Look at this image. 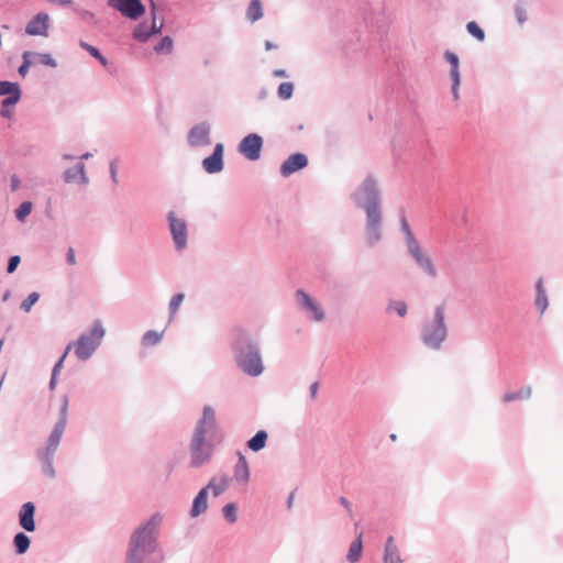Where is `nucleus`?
I'll use <instances>...</instances> for the list:
<instances>
[{
  "instance_id": "f257e3e1",
  "label": "nucleus",
  "mask_w": 563,
  "mask_h": 563,
  "mask_svg": "<svg viewBox=\"0 0 563 563\" xmlns=\"http://www.w3.org/2000/svg\"><path fill=\"white\" fill-rule=\"evenodd\" d=\"M351 197L356 208L365 212L364 239L368 247H374L384 236L382 191L378 179L373 174H368Z\"/></svg>"
},
{
  "instance_id": "f03ea898",
  "label": "nucleus",
  "mask_w": 563,
  "mask_h": 563,
  "mask_svg": "<svg viewBox=\"0 0 563 563\" xmlns=\"http://www.w3.org/2000/svg\"><path fill=\"white\" fill-rule=\"evenodd\" d=\"M162 522L163 516L154 514L133 530L128 543L125 563L163 562L164 555L158 543Z\"/></svg>"
},
{
  "instance_id": "7ed1b4c3",
  "label": "nucleus",
  "mask_w": 563,
  "mask_h": 563,
  "mask_svg": "<svg viewBox=\"0 0 563 563\" xmlns=\"http://www.w3.org/2000/svg\"><path fill=\"white\" fill-rule=\"evenodd\" d=\"M218 428L214 409L206 405L202 408V415L197 421L189 444L190 465L200 467L210 462L214 445L207 439Z\"/></svg>"
},
{
  "instance_id": "20e7f679",
  "label": "nucleus",
  "mask_w": 563,
  "mask_h": 563,
  "mask_svg": "<svg viewBox=\"0 0 563 563\" xmlns=\"http://www.w3.org/2000/svg\"><path fill=\"white\" fill-rule=\"evenodd\" d=\"M236 366L250 377H258L265 366L262 358L260 344L250 333L236 330L231 343Z\"/></svg>"
},
{
  "instance_id": "39448f33",
  "label": "nucleus",
  "mask_w": 563,
  "mask_h": 563,
  "mask_svg": "<svg viewBox=\"0 0 563 563\" xmlns=\"http://www.w3.org/2000/svg\"><path fill=\"white\" fill-rule=\"evenodd\" d=\"M448 328L445 324V305L435 307L432 319H427L421 327V341L432 350H439L446 340Z\"/></svg>"
},
{
  "instance_id": "423d86ee",
  "label": "nucleus",
  "mask_w": 563,
  "mask_h": 563,
  "mask_svg": "<svg viewBox=\"0 0 563 563\" xmlns=\"http://www.w3.org/2000/svg\"><path fill=\"white\" fill-rule=\"evenodd\" d=\"M104 334L106 330L101 320H95L89 331L81 333L76 342L70 343L75 347L76 357L80 361L89 360L100 346Z\"/></svg>"
},
{
  "instance_id": "0eeeda50",
  "label": "nucleus",
  "mask_w": 563,
  "mask_h": 563,
  "mask_svg": "<svg viewBox=\"0 0 563 563\" xmlns=\"http://www.w3.org/2000/svg\"><path fill=\"white\" fill-rule=\"evenodd\" d=\"M295 297L297 306L309 320L314 322H321L324 320L325 313L322 307L308 292L302 289H298Z\"/></svg>"
},
{
  "instance_id": "6e6552de",
  "label": "nucleus",
  "mask_w": 563,
  "mask_h": 563,
  "mask_svg": "<svg viewBox=\"0 0 563 563\" xmlns=\"http://www.w3.org/2000/svg\"><path fill=\"white\" fill-rule=\"evenodd\" d=\"M407 247V252L409 256L413 260L417 267L423 272L428 277L430 278H437L438 276V269L430 257V255L427 253V251L421 246V244L418 242L410 244Z\"/></svg>"
},
{
  "instance_id": "1a4fd4ad",
  "label": "nucleus",
  "mask_w": 563,
  "mask_h": 563,
  "mask_svg": "<svg viewBox=\"0 0 563 563\" xmlns=\"http://www.w3.org/2000/svg\"><path fill=\"white\" fill-rule=\"evenodd\" d=\"M168 228L176 251L181 252L187 247L188 227L186 220L178 218L174 211L167 213Z\"/></svg>"
},
{
  "instance_id": "9d476101",
  "label": "nucleus",
  "mask_w": 563,
  "mask_h": 563,
  "mask_svg": "<svg viewBox=\"0 0 563 563\" xmlns=\"http://www.w3.org/2000/svg\"><path fill=\"white\" fill-rule=\"evenodd\" d=\"M68 402H69L68 397L64 396L62 399V406L59 409V419L56 422V424L54 426V428L47 439L46 445L43 450L56 453L58 445L60 443L66 423H67Z\"/></svg>"
},
{
  "instance_id": "9b49d317",
  "label": "nucleus",
  "mask_w": 563,
  "mask_h": 563,
  "mask_svg": "<svg viewBox=\"0 0 563 563\" xmlns=\"http://www.w3.org/2000/svg\"><path fill=\"white\" fill-rule=\"evenodd\" d=\"M108 5L131 20H137L145 12L141 0H108Z\"/></svg>"
},
{
  "instance_id": "f8f14e48",
  "label": "nucleus",
  "mask_w": 563,
  "mask_h": 563,
  "mask_svg": "<svg viewBox=\"0 0 563 563\" xmlns=\"http://www.w3.org/2000/svg\"><path fill=\"white\" fill-rule=\"evenodd\" d=\"M263 139L256 133L247 134L239 144V152L249 161H257L261 157Z\"/></svg>"
},
{
  "instance_id": "ddd939ff",
  "label": "nucleus",
  "mask_w": 563,
  "mask_h": 563,
  "mask_svg": "<svg viewBox=\"0 0 563 563\" xmlns=\"http://www.w3.org/2000/svg\"><path fill=\"white\" fill-rule=\"evenodd\" d=\"M211 126L208 122H200L194 125L187 135V142L191 147H202L211 144Z\"/></svg>"
},
{
  "instance_id": "4468645a",
  "label": "nucleus",
  "mask_w": 563,
  "mask_h": 563,
  "mask_svg": "<svg viewBox=\"0 0 563 563\" xmlns=\"http://www.w3.org/2000/svg\"><path fill=\"white\" fill-rule=\"evenodd\" d=\"M223 144L217 143L213 153L202 161V168L208 174H218L223 170Z\"/></svg>"
},
{
  "instance_id": "2eb2a0df",
  "label": "nucleus",
  "mask_w": 563,
  "mask_h": 563,
  "mask_svg": "<svg viewBox=\"0 0 563 563\" xmlns=\"http://www.w3.org/2000/svg\"><path fill=\"white\" fill-rule=\"evenodd\" d=\"M49 27V16L47 13L40 12L34 15L25 26V33L32 36H47Z\"/></svg>"
},
{
  "instance_id": "dca6fc26",
  "label": "nucleus",
  "mask_w": 563,
  "mask_h": 563,
  "mask_svg": "<svg viewBox=\"0 0 563 563\" xmlns=\"http://www.w3.org/2000/svg\"><path fill=\"white\" fill-rule=\"evenodd\" d=\"M155 11L156 5L152 2V13L154 15L153 22L151 25H147L145 22L140 23L133 31V37L140 42H146L152 35L158 34L162 31L163 24H156L155 21Z\"/></svg>"
},
{
  "instance_id": "f3484780",
  "label": "nucleus",
  "mask_w": 563,
  "mask_h": 563,
  "mask_svg": "<svg viewBox=\"0 0 563 563\" xmlns=\"http://www.w3.org/2000/svg\"><path fill=\"white\" fill-rule=\"evenodd\" d=\"M308 165V157L302 153L291 154L282 165L280 175L288 177L291 174L305 168Z\"/></svg>"
},
{
  "instance_id": "a211bd4d",
  "label": "nucleus",
  "mask_w": 563,
  "mask_h": 563,
  "mask_svg": "<svg viewBox=\"0 0 563 563\" xmlns=\"http://www.w3.org/2000/svg\"><path fill=\"white\" fill-rule=\"evenodd\" d=\"M63 179L66 184L79 183L82 185H87L89 183V178L86 174V166L82 162H79L73 167L67 168L63 173Z\"/></svg>"
},
{
  "instance_id": "6ab92c4d",
  "label": "nucleus",
  "mask_w": 563,
  "mask_h": 563,
  "mask_svg": "<svg viewBox=\"0 0 563 563\" xmlns=\"http://www.w3.org/2000/svg\"><path fill=\"white\" fill-rule=\"evenodd\" d=\"M35 506L33 503L27 501L22 505L19 512V523L20 526L27 532L35 531V521H34Z\"/></svg>"
},
{
  "instance_id": "aec40b11",
  "label": "nucleus",
  "mask_w": 563,
  "mask_h": 563,
  "mask_svg": "<svg viewBox=\"0 0 563 563\" xmlns=\"http://www.w3.org/2000/svg\"><path fill=\"white\" fill-rule=\"evenodd\" d=\"M21 89L18 82L0 81V96H5V104H16L21 99Z\"/></svg>"
},
{
  "instance_id": "412c9836",
  "label": "nucleus",
  "mask_w": 563,
  "mask_h": 563,
  "mask_svg": "<svg viewBox=\"0 0 563 563\" xmlns=\"http://www.w3.org/2000/svg\"><path fill=\"white\" fill-rule=\"evenodd\" d=\"M55 452L38 450L36 456L42 465L43 474L48 478H55L56 472L53 465Z\"/></svg>"
},
{
  "instance_id": "4be33fe9",
  "label": "nucleus",
  "mask_w": 563,
  "mask_h": 563,
  "mask_svg": "<svg viewBox=\"0 0 563 563\" xmlns=\"http://www.w3.org/2000/svg\"><path fill=\"white\" fill-rule=\"evenodd\" d=\"M234 478L236 482L246 484L250 479V467L246 457L238 453V462L234 466Z\"/></svg>"
},
{
  "instance_id": "5701e85b",
  "label": "nucleus",
  "mask_w": 563,
  "mask_h": 563,
  "mask_svg": "<svg viewBox=\"0 0 563 563\" xmlns=\"http://www.w3.org/2000/svg\"><path fill=\"white\" fill-rule=\"evenodd\" d=\"M229 484H230L229 476H227V475L214 476L209 481L208 485L205 486L203 488H207V493H209V490H211L213 497H218L228 489Z\"/></svg>"
},
{
  "instance_id": "b1692460",
  "label": "nucleus",
  "mask_w": 563,
  "mask_h": 563,
  "mask_svg": "<svg viewBox=\"0 0 563 563\" xmlns=\"http://www.w3.org/2000/svg\"><path fill=\"white\" fill-rule=\"evenodd\" d=\"M207 498H208L207 488H201L192 501V506L190 509V516L192 518L200 516L201 514H203L207 510V508H208Z\"/></svg>"
},
{
  "instance_id": "393cba45",
  "label": "nucleus",
  "mask_w": 563,
  "mask_h": 563,
  "mask_svg": "<svg viewBox=\"0 0 563 563\" xmlns=\"http://www.w3.org/2000/svg\"><path fill=\"white\" fill-rule=\"evenodd\" d=\"M384 563H402L394 538L389 537L385 544Z\"/></svg>"
},
{
  "instance_id": "a878e982",
  "label": "nucleus",
  "mask_w": 563,
  "mask_h": 563,
  "mask_svg": "<svg viewBox=\"0 0 563 563\" xmlns=\"http://www.w3.org/2000/svg\"><path fill=\"white\" fill-rule=\"evenodd\" d=\"M536 290H537V296H536V307L539 309V311L541 313H543L548 306H549V300H548V295H547V291L544 289V286H543V279L542 278H539L536 283Z\"/></svg>"
},
{
  "instance_id": "bb28decb",
  "label": "nucleus",
  "mask_w": 563,
  "mask_h": 563,
  "mask_svg": "<svg viewBox=\"0 0 563 563\" xmlns=\"http://www.w3.org/2000/svg\"><path fill=\"white\" fill-rule=\"evenodd\" d=\"M267 439V432L260 430L247 441V448L253 452H258L265 448Z\"/></svg>"
},
{
  "instance_id": "cd10ccee",
  "label": "nucleus",
  "mask_w": 563,
  "mask_h": 563,
  "mask_svg": "<svg viewBox=\"0 0 563 563\" xmlns=\"http://www.w3.org/2000/svg\"><path fill=\"white\" fill-rule=\"evenodd\" d=\"M363 551L362 534H358L356 539L350 544L346 560L351 563L360 561Z\"/></svg>"
},
{
  "instance_id": "c85d7f7f",
  "label": "nucleus",
  "mask_w": 563,
  "mask_h": 563,
  "mask_svg": "<svg viewBox=\"0 0 563 563\" xmlns=\"http://www.w3.org/2000/svg\"><path fill=\"white\" fill-rule=\"evenodd\" d=\"M399 221H400V231L404 234L406 246L418 242V240L416 239V236L409 225V222H408L404 211L400 212Z\"/></svg>"
},
{
  "instance_id": "c756f323",
  "label": "nucleus",
  "mask_w": 563,
  "mask_h": 563,
  "mask_svg": "<svg viewBox=\"0 0 563 563\" xmlns=\"http://www.w3.org/2000/svg\"><path fill=\"white\" fill-rule=\"evenodd\" d=\"M263 16V8L260 0H252L246 10V19L254 23L262 19Z\"/></svg>"
},
{
  "instance_id": "7c9ffc66",
  "label": "nucleus",
  "mask_w": 563,
  "mask_h": 563,
  "mask_svg": "<svg viewBox=\"0 0 563 563\" xmlns=\"http://www.w3.org/2000/svg\"><path fill=\"white\" fill-rule=\"evenodd\" d=\"M532 389L530 386H523L518 391H510L504 395L505 402H511L519 399H529L531 397Z\"/></svg>"
},
{
  "instance_id": "2f4dec72",
  "label": "nucleus",
  "mask_w": 563,
  "mask_h": 563,
  "mask_svg": "<svg viewBox=\"0 0 563 563\" xmlns=\"http://www.w3.org/2000/svg\"><path fill=\"white\" fill-rule=\"evenodd\" d=\"M16 554H24L31 544L30 538L24 532H19L13 538Z\"/></svg>"
},
{
  "instance_id": "473e14b6",
  "label": "nucleus",
  "mask_w": 563,
  "mask_h": 563,
  "mask_svg": "<svg viewBox=\"0 0 563 563\" xmlns=\"http://www.w3.org/2000/svg\"><path fill=\"white\" fill-rule=\"evenodd\" d=\"M163 339V332H157L155 330L146 331L142 336V344L144 346H154L157 345Z\"/></svg>"
},
{
  "instance_id": "72a5a7b5",
  "label": "nucleus",
  "mask_w": 563,
  "mask_h": 563,
  "mask_svg": "<svg viewBox=\"0 0 563 563\" xmlns=\"http://www.w3.org/2000/svg\"><path fill=\"white\" fill-rule=\"evenodd\" d=\"M444 58L451 65L450 77L451 78L461 77L460 69H459L460 60H459L457 55L450 51H446L444 53Z\"/></svg>"
},
{
  "instance_id": "f704fd0d",
  "label": "nucleus",
  "mask_w": 563,
  "mask_h": 563,
  "mask_svg": "<svg viewBox=\"0 0 563 563\" xmlns=\"http://www.w3.org/2000/svg\"><path fill=\"white\" fill-rule=\"evenodd\" d=\"M32 59L34 60V64L40 63L52 68L57 67V62L55 60V58H53L51 54L36 52H32Z\"/></svg>"
},
{
  "instance_id": "c9c22d12",
  "label": "nucleus",
  "mask_w": 563,
  "mask_h": 563,
  "mask_svg": "<svg viewBox=\"0 0 563 563\" xmlns=\"http://www.w3.org/2000/svg\"><path fill=\"white\" fill-rule=\"evenodd\" d=\"M79 46L85 49L86 52H88L92 57H95L96 59L99 60V63L102 65V66H107L108 65V59L101 55V53L99 52V49L90 44H88L87 42L85 41H80L79 42Z\"/></svg>"
},
{
  "instance_id": "e433bc0d",
  "label": "nucleus",
  "mask_w": 563,
  "mask_h": 563,
  "mask_svg": "<svg viewBox=\"0 0 563 563\" xmlns=\"http://www.w3.org/2000/svg\"><path fill=\"white\" fill-rule=\"evenodd\" d=\"M184 299H185V295L183 292H178L172 297L169 305H168L169 321H172L174 319V317L177 313Z\"/></svg>"
},
{
  "instance_id": "4c0bfd02",
  "label": "nucleus",
  "mask_w": 563,
  "mask_h": 563,
  "mask_svg": "<svg viewBox=\"0 0 563 563\" xmlns=\"http://www.w3.org/2000/svg\"><path fill=\"white\" fill-rule=\"evenodd\" d=\"M386 310L388 312L395 311L399 317L404 318L407 314V305L402 300H390Z\"/></svg>"
},
{
  "instance_id": "58836bf2",
  "label": "nucleus",
  "mask_w": 563,
  "mask_h": 563,
  "mask_svg": "<svg viewBox=\"0 0 563 563\" xmlns=\"http://www.w3.org/2000/svg\"><path fill=\"white\" fill-rule=\"evenodd\" d=\"M32 208H33V205L31 201H24L22 202L18 209L15 210V218L20 221V222H24L26 217L31 213L32 211Z\"/></svg>"
},
{
  "instance_id": "ea45409f",
  "label": "nucleus",
  "mask_w": 563,
  "mask_h": 563,
  "mask_svg": "<svg viewBox=\"0 0 563 563\" xmlns=\"http://www.w3.org/2000/svg\"><path fill=\"white\" fill-rule=\"evenodd\" d=\"M294 92V84L290 81L282 82L278 86L277 95L282 100H288L291 98Z\"/></svg>"
},
{
  "instance_id": "a19ab883",
  "label": "nucleus",
  "mask_w": 563,
  "mask_h": 563,
  "mask_svg": "<svg viewBox=\"0 0 563 563\" xmlns=\"http://www.w3.org/2000/svg\"><path fill=\"white\" fill-rule=\"evenodd\" d=\"M222 512L228 522L234 523L238 520V508L234 503L227 504Z\"/></svg>"
},
{
  "instance_id": "79ce46f5",
  "label": "nucleus",
  "mask_w": 563,
  "mask_h": 563,
  "mask_svg": "<svg viewBox=\"0 0 563 563\" xmlns=\"http://www.w3.org/2000/svg\"><path fill=\"white\" fill-rule=\"evenodd\" d=\"M32 52H24L23 55H22V64L21 66L19 67L18 71L19 74L22 76V77H25L30 67L34 64V60L32 59Z\"/></svg>"
},
{
  "instance_id": "37998d69",
  "label": "nucleus",
  "mask_w": 563,
  "mask_h": 563,
  "mask_svg": "<svg viewBox=\"0 0 563 563\" xmlns=\"http://www.w3.org/2000/svg\"><path fill=\"white\" fill-rule=\"evenodd\" d=\"M466 30L471 35H473L478 41L483 42L485 40V33L476 22H468L466 24Z\"/></svg>"
},
{
  "instance_id": "c03bdc74",
  "label": "nucleus",
  "mask_w": 563,
  "mask_h": 563,
  "mask_svg": "<svg viewBox=\"0 0 563 563\" xmlns=\"http://www.w3.org/2000/svg\"><path fill=\"white\" fill-rule=\"evenodd\" d=\"M173 49V40L169 36H164L154 47L157 53H170Z\"/></svg>"
},
{
  "instance_id": "a18cd8bd",
  "label": "nucleus",
  "mask_w": 563,
  "mask_h": 563,
  "mask_svg": "<svg viewBox=\"0 0 563 563\" xmlns=\"http://www.w3.org/2000/svg\"><path fill=\"white\" fill-rule=\"evenodd\" d=\"M119 164H120V159L118 157L111 159L109 163V173H110V178H111L113 186H118V184H119V176H118Z\"/></svg>"
},
{
  "instance_id": "49530a36",
  "label": "nucleus",
  "mask_w": 563,
  "mask_h": 563,
  "mask_svg": "<svg viewBox=\"0 0 563 563\" xmlns=\"http://www.w3.org/2000/svg\"><path fill=\"white\" fill-rule=\"evenodd\" d=\"M40 299V294L36 291L31 292L21 303V309L29 312L32 306L35 305Z\"/></svg>"
},
{
  "instance_id": "de8ad7c7",
  "label": "nucleus",
  "mask_w": 563,
  "mask_h": 563,
  "mask_svg": "<svg viewBox=\"0 0 563 563\" xmlns=\"http://www.w3.org/2000/svg\"><path fill=\"white\" fill-rule=\"evenodd\" d=\"M73 347V344H68L65 349V352L63 353V355L59 357V360L56 362V364L54 365L53 367V371H52V374L53 375H58L62 367H63V364H64V361L68 354V352L70 351V349Z\"/></svg>"
},
{
  "instance_id": "09e8293b",
  "label": "nucleus",
  "mask_w": 563,
  "mask_h": 563,
  "mask_svg": "<svg viewBox=\"0 0 563 563\" xmlns=\"http://www.w3.org/2000/svg\"><path fill=\"white\" fill-rule=\"evenodd\" d=\"M14 106L15 104H5V100H2L0 115L5 119L12 118Z\"/></svg>"
},
{
  "instance_id": "8fccbe9b",
  "label": "nucleus",
  "mask_w": 563,
  "mask_h": 563,
  "mask_svg": "<svg viewBox=\"0 0 563 563\" xmlns=\"http://www.w3.org/2000/svg\"><path fill=\"white\" fill-rule=\"evenodd\" d=\"M20 262H21V257L19 255L11 256L8 262L7 272L9 274H12L19 266Z\"/></svg>"
},
{
  "instance_id": "3c124183",
  "label": "nucleus",
  "mask_w": 563,
  "mask_h": 563,
  "mask_svg": "<svg viewBox=\"0 0 563 563\" xmlns=\"http://www.w3.org/2000/svg\"><path fill=\"white\" fill-rule=\"evenodd\" d=\"M515 14L519 24H523L527 21V12L521 5H516Z\"/></svg>"
},
{
  "instance_id": "603ef678",
  "label": "nucleus",
  "mask_w": 563,
  "mask_h": 563,
  "mask_svg": "<svg viewBox=\"0 0 563 563\" xmlns=\"http://www.w3.org/2000/svg\"><path fill=\"white\" fill-rule=\"evenodd\" d=\"M451 79H452V96H453L454 100H457L460 97L459 89H460V84H461V77H455V78H451Z\"/></svg>"
},
{
  "instance_id": "864d4df0",
  "label": "nucleus",
  "mask_w": 563,
  "mask_h": 563,
  "mask_svg": "<svg viewBox=\"0 0 563 563\" xmlns=\"http://www.w3.org/2000/svg\"><path fill=\"white\" fill-rule=\"evenodd\" d=\"M340 504L346 509L350 517L353 516L352 505L351 503L343 496L339 498Z\"/></svg>"
},
{
  "instance_id": "5fc2aeb1",
  "label": "nucleus",
  "mask_w": 563,
  "mask_h": 563,
  "mask_svg": "<svg viewBox=\"0 0 563 563\" xmlns=\"http://www.w3.org/2000/svg\"><path fill=\"white\" fill-rule=\"evenodd\" d=\"M80 16L86 22L95 23L96 15L90 11H81Z\"/></svg>"
},
{
  "instance_id": "6e6d98bb",
  "label": "nucleus",
  "mask_w": 563,
  "mask_h": 563,
  "mask_svg": "<svg viewBox=\"0 0 563 563\" xmlns=\"http://www.w3.org/2000/svg\"><path fill=\"white\" fill-rule=\"evenodd\" d=\"M21 181L16 175H12L10 179V187L12 191H16L20 188Z\"/></svg>"
},
{
  "instance_id": "4d7b16f0",
  "label": "nucleus",
  "mask_w": 563,
  "mask_h": 563,
  "mask_svg": "<svg viewBox=\"0 0 563 563\" xmlns=\"http://www.w3.org/2000/svg\"><path fill=\"white\" fill-rule=\"evenodd\" d=\"M66 262L69 264V265H75L76 264V256H75V251L74 249L69 247L68 251H67V254H66Z\"/></svg>"
},
{
  "instance_id": "13d9d810",
  "label": "nucleus",
  "mask_w": 563,
  "mask_h": 563,
  "mask_svg": "<svg viewBox=\"0 0 563 563\" xmlns=\"http://www.w3.org/2000/svg\"><path fill=\"white\" fill-rule=\"evenodd\" d=\"M318 390H319V384L317 382L312 383L309 388L310 396L312 399H314L317 397Z\"/></svg>"
},
{
  "instance_id": "bf43d9fd",
  "label": "nucleus",
  "mask_w": 563,
  "mask_h": 563,
  "mask_svg": "<svg viewBox=\"0 0 563 563\" xmlns=\"http://www.w3.org/2000/svg\"><path fill=\"white\" fill-rule=\"evenodd\" d=\"M273 75H274L275 77H282V78H284V77H287V76H288V75H287V71H286L285 69H275V70L273 71Z\"/></svg>"
},
{
  "instance_id": "052dcab7",
  "label": "nucleus",
  "mask_w": 563,
  "mask_h": 563,
  "mask_svg": "<svg viewBox=\"0 0 563 563\" xmlns=\"http://www.w3.org/2000/svg\"><path fill=\"white\" fill-rule=\"evenodd\" d=\"M53 3H57L59 5L68 7L73 3L71 0H49Z\"/></svg>"
},
{
  "instance_id": "680f3d73",
  "label": "nucleus",
  "mask_w": 563,
  "mask_h": 563,
  "mask_svg": "<svg viewBox=\"0 0 563 563\" xmlns=\"http://www.w3.org/2000/svg\"><path fill=\"white\" fill-rule=\"evenodd\" d=\"M57 376L58 375H53L51 376V380H49V389L51 390H54L55 387H56V384H57Z\"/></svg>"
},
{
  "instance_id": "e2e57ef3",
  "label": "nucleus",
  "mask_w": 563,
  "mask_h": 563,
  "mask_svg": "<svg viewBox=\"0 0 563 563\" xmlns=\"http://www.w3.org/2000/svg\"><path fill=\"white\" fill-rule=\"evenodd\" d=\"M265 48L267 51H271V49H274V48H277V45H275L274 43H272L271 41H266L265 42Z\"/></svg>"
},
{
  "instance_id": "0e129e2a",
  "label": "nucleus",
  "mask_w": 563,
  "mask_h": 563,
  "mask_svg": "<svg viewBox=\"0 0 563 563\" xmlns=\"http://www.w3.org/2000/svg\"><path fill=\"white\" fill-rule=\"evenodd\" d=\"M76 157L71 154H63V159L65 161H74Z\"/></svg>"
},
{
  "instance_id": "69168bd1",
  "label": "nucleus",
  "mask_w": 563,
  "mask_h": 563,
  "mask_svg": "<svg viewBox=\"0 0 563 563\" xmlns=\"http://www.w3.org/2000/svg\"><path fill=\"white\" fill-rule=\"evenodd\" d=\"M90 157H92V154L87 152V153L82 154L79 158L82 161V159H89Z\"/></svg>"
},
{
  "instance_id": "338daca9",
  "label": "nucleus",
  "mask_w": 563,
  "mask_h": 563,
  "mask_svg": "<svg viewBox=\"0 0 563 563\" xmlns=\"http://www.w3.org/2000/svg\"><path fill=\"white\" fill-rule=\"evenodd\" d=\"M10 296H11V291H10V290H7V291L3 294V296H2V300H3V301H7V300L10 298Z\"/></svg>"
},
{
  "instance_id": "774afa93",
  "label": "nucleus",
  "mask_w": 563,
  "mask_h": 563,
  "mask_svg": "<svg viewBox=\"0 0 563 563\" xmlns=\"http://www.w3.org/2000/svg\"><path fill=\"white\" fill-rule=\"evenodd\" d=\"M292 500H294V494H290V496L288 497V500H287L288 508L291 507Z\"/></svg>"
}]
</instances>
